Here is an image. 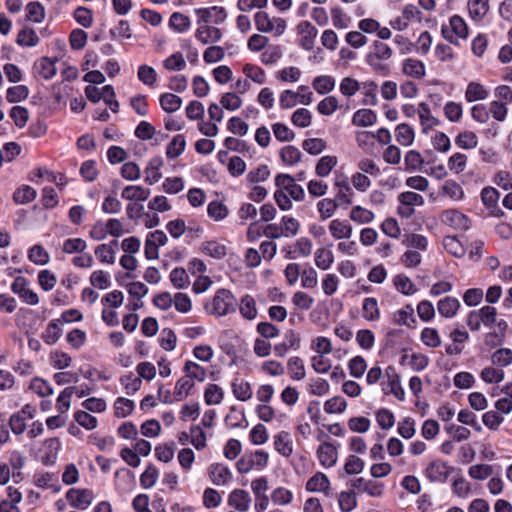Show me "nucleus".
I'll use <instances>...</instances> for the list:
<instances>
[{
	"label": "nucleus",
	"instance_id": "f257e3e1",
	"mask_svg": "<svg viewBox=\"0 0 512 512\" xmlns=\"http://www.w3.org/2000/svg\"><path fill=\"white\" fill-rule=\"evenodd\" d=\"M254 23L259 32L272 34L275 37H280L287 29V22L284 18L270 16L266 11L256 12Z\"/></svg>",
	"mask_w": 512,
	"mask_h": 512
},
{
	"label": "nucleus",
	"instance_id": "f03ea898",
	"mask_svg": "<svg viewBox=\"0 0 512 512\" xmlns=\"http://www.w3.org/2000/svg\"><path fill=\"white\" fill-rule=\"evenodd\" d=\"M392 57V49L385 43L376 41L372 50L367 54V63L376 72L387 75L389 73V65L387 61Z\"/></svg>",
	"mask_w": 512,
	"mask_h": 512
},
{
	"label": "nucleus",
	"instance_id": "7ed1b4c3",
	"mask_svg": "<svg viewBox=\"0 0 512 512\" xmlns=\"http://www.w3.org/2000/svg\"><path fill=\"white\" fill-rule=\"evenodd\" d=\"M269 455L264 450H256L253 453L245 454L236 463L237 471L247 474L252 470H262L268 464Z\"/></svg>",
	"mask_w": 512,
	"mask_h": 512
},
{
	"label": "nucleus",
	"instance_id": "20e7f679",
	"mask_svg": "<svg viewBox=\"0 0 512 512\" xmlns=\"http://www.w3.org/2000/svg\"><path fill=\"white\" fill-rule=\"evenodd\" d=\"M236 299L227 289H219L211 302V313L216 316H225L235 310Z\"/></svg>",
	"mask_w": 512,
	"mask_h": 512
},
{
	"label": "nucleus",
	"instance_id": "39448f33",
	"mask_svg": "<svg viewBox=\"0 0 512 512\" xmlns=\"http://www.w3.org/2000/svg\"><path fill=\"white\" fill-rule=\"evenodd\" d=\"M442 34L450 43L458 44L460 39L468 37V26L461 16L453 15L449 26L442 27Z\"/></svg>",
	"mask_w": 512,
	"mask_h": 512
},
{
	"label": "nucleus",
	"instance_id": "423d86ee",
	"mask_svg": "<svg viewBox=\"0 0 512 512\" xmlns=\"http://www.w3.org/2000/svg\"><path fill=\"white\" fill-rule=\"evenodd\" d=\"M398 202V214L409 218L414 214L415 207L424 205V198L416 192L406 191L398 195Z\"/></svg>",
	"mask_w": 512,
	"mask_h": 512
},
{
	"label": "nucleus",
	"instance_id": "0eeeda50",
	"mask_svg": "<svg viewBox=\"0 0 512 512\" xmlns=\"http://www.w3.org/2000/svg\"><path fill=\"white\" fill-rule=\"evenodd\" d=\"M275 185L295 201H302L305 198L304 189L289 174H278L275 178Z\"/></svg>",
	"mask_w": 512,
	"mask_h": 512
},
{
	"label": "nucleus",
	"instance_id": "6e6552de",
	"mask_svg": "<svg viewBox=\"0 0 512 512\" xmlns=\"http://www.w3.org/2000/svg\"><path fill=\"white\" fill-rule=\"evenodd\" d=\"M338 447L339 444L333 442H322L316 451L317 459L320 465L324 468H332L338 461Z\"/></svg>",
	"mask_w": 512,
	"mask_h": 512
},
{
	"label": "nucleus",
	"instance_id": "1a4fd4ad",
	"mask_svg": "<svg viewBox=\"0 0 512 512\" xmlns=\"http://www.w3.org/2000/svg\"><path fill=\"white\" fill-rule=\"evenodd\" d=\"M195 13L198 15V24H221L227 17L225 9L218 6L198 8L195 9Z\"/></svg>",
	"mask_w": 512,
	"mask_h": 512
},
{
	"label": "nucleus",
	"instance_id": "9d476101",
	"mask_svg": "<svg viewBox=\"0 0 512 512\" xmlns=\"http://www.w3.org/2000/svg\"><path fill=\"white\" fill-rule=\"evenodd\" d=\"M66 498L72 507L86 510L92 504L94 494L89 489H70Z\"/></svg>",
	"mask_w": 512,
	"mask_h": 512
},
{
	"label": "nucleus",
	"instance_id": "9b49d317",
	"mask_svg": "<svg viewBox=\"0 0 512 512\" xmlns=\"http://www.w3.org/2000/svg\"><path fill=\"white\" fill-rule=\"evenodd\" d=\"M11 290L29 305H36L39 302L38 295L29 288V282L25 277H16Z\"/></svg>",
	"mask_w": 512,
	"mask_h": 512
},
{
	"label": "nucleus",
	"instance_id": "f8f14e48",
	"mask_svg": "<svg viewBox=\"0 0 512 512\" xmlns=\"http://www.w3.org/2000/svg\"><path fill=\"white\" fill-rule=\"evenodd\" d=\"M207 473L210 481L216 486H226L233 478L231 470L222 463H212L208 467Z\"/></svg>",
	"mask_w": 512,
	"mask_h": 512
},
{
	"label": "nucleus",
	"instance_id": "ddd939ff",
	"mask_svg": "<svg viewBox=\"0 0 512 512\" xmlns=\"http://www.w3.org/2000/svg\"><path fill=\"white\" fill-rule=\"evenodd\" d=\"M440 219L443 224L458 230H466L470 226L467 216L455 209L445 210Z\"/></svg>",
	"mask_w": 512,
	"mask_h": 512
},
{
	"label": "nucleus",
	"instance_id": "4468645a",
	"mask_svg": "<svg viewBox=\"0 0 512 512\" xmlns=\"http://www.w3.org/2000/svg\"><path fill=\"white\" fill-rule=\"evenodd\" d=\"M451 468L442 460L432 461L425 469V476L431 482H444L450 475Z\"/></svg>",
	"mask_w": 512,
	"mask_h": 512
},
{
	"label": "nucleus",
	"instance_id": "2eb2a0df",
	"mask_svg": "<svg viewBox=\"0 0 512 512\" xmlns=\"http://www.w3.org/2000/svg\"><path fill=\"white\" fill-rule=\"evenodd\" d=\"M274 449L283 457L288 458L293 454L294 444L288 431H279L273 436Z\"/></svg>",
	"mask_w": 512,
	"mask_h": 512
},
{
	"label": "nucleus",
	"instance_id": "dca6fc26",
	"mask_svg": "<svg viewBox=\"0 0 512 512\" xmlns=\"http://www.w3.org/2000/svg\"><path fill=\"white\" fill-rule=\"evenodd\" d=\"M198 28L195 31V38L202 44H214L221 40L222 31L221 29L206 24H198Z\"/></svg>",
	"mask_w": 512,
	"mask_h": 512
},
{
	"label": "nucleus",
	"instance_id": "f3484780",
	"mask_svg": "<svg viewBox=\"0 0 512 512\" xmlns=\"http://www.w3.org/2000/svg\"><path fill=\"white\" fill-rule=\"evenodd\" d=\"M251 497L249 493L243 489H234L228 496V505L239 512L249 510Z\"/></svg>",
	"mask_w": 512,
	"mask_h": 512
},
{
	"label": "nucleus",
	"instance_id": "a211bd4d",
	"mask_svg": "<svg viewBox=\"0 0 512 512\" xmlns=\"http://www.w3.org/2000/svg\"><path fill=\"white\" fill-rule=\"evenodd\" d=\"M328 229L335 240L349 239L353 234V227L347 220L333 219Z\"/></svg>",
	"mask_w": 512,
	"mask_h": 512
},
{
	"label": "nucleus",
	"instance_id": "6ab92c4d",
	"mask_svg": "<svg viewBox=\"0 0 512 512\" xmlns=\"http://www.w3.org/2000/svg\"><path fill=\"white\" fill-rule=\"evenodd\" d=\"M391 321L398 326L414 327L416 318L414 316V308L411 304L405 305L403 308L396 310L391 315Z\"/></svg>",
	"mask_w": 512,
	"mask_h": 512
},
{
	"label": "nucleus",
	"instance_id": "aec40b11",
	"mask_svg": "<svg viewBox=\"0 0 512 512\" xmlns=\"http://www.w3.org/2000/svg\"><path fill=\"white\" fill-rule=\"evenodd\" d=\"M297 32L301 36V46L306 50L312 49L317 29L309 21H302L297 25Z\"/></svg>",
	"mask_w": 512,
	"mask_h": 512
},
{
	"label": "nucleus",
	"instance_id": "412c9836",
	"mask_svg": "<svg viewBox=\"0 0 512 512\" xmlns=\"http://www.w3.org/2000/svg\"><path fill=\"white\" fill-rule=\"evenodd\" d=\"M7 498L0 502V512H21L18 505L22 501V493L15 487L7 488Z\"/></svg>",
	"mask_w": 512,
	"mask_h": 512
},
{
	"label": "nucleus",
	"instance_id": "4be33fe9",
	"mask_svg": "<svg viewBox=\"0 0 512 512\" xmlns=\"http://www.w3.org/2000/svg\"><path fill=\"white\" fill-rule=\"evenodd\" d=\"M461 307L460 301L452 296H446L440 299L437 303L438 313L447 319L453 318L457 315Z\"/></svg>",
	"mask_w": 512,
	"mask_h": 512
},
{
	"label": "nucleus",
	"instance_id": "5701e85b",
	"mask_svg": "<svg viewBox=\"0 0 512 512\" xmlns=\"http://www.w3.org/2000/svg\"><path fill=\"white\" fill-rule=\"evenodd\" d=\"M385 377L387 378V385L390 393H392L398 400H404V390L401 386L400 376L394 366H388L385 369Z\"/></svg>",
	"mask_w": 512,
	"mask_h": 512
},
{
	"label": "nucleus",
	"instance_id": "b1692460",
	"mask_svg": "<svg viewBox=\"0 0 512 512\" xmlns=\"http://www.w3.org/2000/svg\"><path fill=\"white\" fill-rule=\"evenodd\" d=\"M402 72L408 77L422 79L426 74V68L421 60L407 58L402 63Z\"/></svg>",
	"mask_w": 512,
	"mask_h": 512
},
{
	"label": "nucleus",
	"instance_id": "393cba45",
	"mask_svg": "<svg viewBox=\"0 0 512 512\" xmlns=\"http://www.w3.org/2000/svg\"><path fill=\"white\" fill-rule=\"evenodd\" d=\"M335 261L334 253L329 246L320 247L314 253V262L317 268L326 271Z\"/></svg>",
	"mask_w": 512,
	"mask_h": 512
},
{
	"label": "nucleus",
	"instance_id": "a878e982",
	"mask_svg": "<svg viewBox=\"0 0 512 512\" xmlns=\"http://www.w3.org/2000/svg\"><path fill=\"white\" fill-rule=\"evenodd\" d=\"M163 166V159L160 156H155L150 159L146 169H145V182L149 185H154L162 178V173L160 172L161 167Z\"/></svg>",
	"mask_w": 512,
	"mask_h": 512
},
{
	"label": "nucleus",
	"instance_id": "bb28decb",
	"mask_svg": "<svg viewBox=\"0 0 512 512\" xmlns=\"http://www.w3.org/2000/svg\"><path fill=\"white\" fill-rule=\"evenodd\" d=\"M201 251L214 259H222L227 255V246L217 240L205 241L201 245Z\"/></svg>",
	"mask_w": 512,
	"mask_h": 512
},
{
	"label": "nucleus",
	"instance_id": "cd10ccee",
	"mask_svg": "<svg viewBox=\"0 0 512 512\" xmlns=\"http://www.w3.org/2000/svg\"><path fill=\"white\" fill-rule=\"evenodd\" d=\"M334 186L337 188L335 200L339 205H350L353 201L354 192L349 182L346 179L336 180Z\"/></svg>",
	"mask_w": 512,
	"mask_h": 512
},
{
	"label": "nucleus",
	"instance_id": "c85d7f7f",
	"mask_svg": "<svg viewBox=\"0 0 512 512\" xmlns=\"http://www.w3.org/2000/svg\"><path fill=\"white\" fill-rule=\"evenodd\" d=\"M489 91L479 82L472 81L468 83L465 91V99L467 102L472 103L487 99Z\"/></svg>",
	"mask_w": 512,
	"mask_h": 512
},
{
	"label": "nucleus",
	"instance_id": "c756f323",
	"mask_svg": "<svg viewBox=\"0 0 512 512\" xmlns=\"http://www.w3.org/2000/svg\"><path fill=\"white\" fill-rule=\"evenodd\" d=\"M377 115L371 109H359L352 117V124L357 127H369L376 123Z\"/></svg>",
	"mask_w": 512,
	"mask_h": 512
},
{
	"label": "nucleus",
	"instance_id": "7c9ffc66",
	"mask_svg": "<svg viewBox=\"0 0 512 512\" xmlns=\"http://www.w3.org/2000/svg\"><path fill=\"white\" fill-rule=\"evenodd\" d=\"M150 196V190L138 185L126 186L121 197L128 201H145Z\"/></svg>",
	"mask_w": 512,
	"mask_h": 512
},
{
	"label": "nucleus",
	"instance_id": "2f4dec72",
	"mask_svg": "<svg viewBox=\"0 0 512 512\" xmlns=\"http://www.w3.org/2000/svg\"><path fill=\"white\" fill-rule=\"evenodd\" d=\"M232 393L239 401L246 402L252 398V387L248 381L235 379L232 383Z\"/></svg>",
	"mask_w": 512,
	"mask_h": 512
},
{
	"label": "nucleus",
	"instance_id": "473e14b6",
	"mask_svg": "<svg viewBox=\"0 0 512 512\" xmlns=\"http://www.w3.org/2000/svg\"><path fill=\"white\" fill-rule=\"evenodd\" d=\"M467 7L470 17L478 22L487 14L489 3L488 0H468Z\"/></svg>",
	"mask_w": 512,
	"mask_h": 512
},
{
	"label": "nucleus",
	"instance_id": "72a5a7b5",
	"mask_svg": "<svg viewBox=\"0 0 512 512\" xmlns=\"http://www.w3.org/2000/svg\"><path fill=\"white\" fill-rule=\"evenodd\" d=\"M337 163L338 159L334 155L322 156L315 166L316 175L322 178L327 177L336 167Z\"/></svg>",
	"mask_w": 512,
	"mask_h": 512
},
{
	"label": "nucleus",
	"instance_id": "f704fd0d",
	"mask_svg": "<svg viewBox=\"0 0 512 512\" xmlns=\"http://www.w3.org/2000/svg\"><path fill=\"white\" fill-rule=\"evenodd\" d=\"M362 316L367 321H377L380 318L378 301L375 297H367L363 300Z\"/></svg>",
	"mask_w": 512,
	"mask_h": 512
},
{
	"label": "nucleus",
	"instance_id": "c9c22d12",
	"mask_svg": "<svg viewBox=\"0 0 512 512\" xmlns=\"http://www.w3.org/2000/svg\"><path fill=\"white\" fill-rule=\"evenodd\" d=\"M34 68L37 73L45 80L52 79L57 72L55 61L48 57L41 58L37 63H35Z\"/></svg>",
	"mask_w": 512,
	"mask_h": 512
},
{
	"label": "nucleus",
	"instance_id": "e433bc0d",
	"mask_svg": "<svg viewBox=\"0 0 512 512\" xmlns=\"http://www.w3.org/2000/svg\"><path fill=\"white\" fill-rule=\"evenodd\" d=\"M40 39L33 28L24 27L21 29L16 38V42L22 47H35L38 45Z\"/></svg>",
	"mask_w": 512,
	"mask_h": 512
},
{
	"label": "nucleus",
	"instance_id": "4c0bfd02",
	"mask_svg": "<svg viewBox=\"0 0 512 512\" xmlns=\"http://www.w3.org/2000/svg\"><path fill=\"white\" fill-rule=\"evenodd\" d=\"M239 311L245 319L254 320L258 315L255 299L251 295L243 296L239 304Z\"/></svg>",
	"mask_w": 512,
	"mask_h": 512
},
{
	"label": "nucleus",
	"instance_id": "58836bf2",
	"mask_svg": "<svg viewBox=\"0 0 512 512\" xmlns=\"http://www.w3.org/2000/svg\"><path fill=\"white\" fill-rule=\"evenodd\" d=\"M287 369L292 380L300 381L306 376L304 362L298 356L291 357L288 360Z\"/></svg>",
	"mask_w": 512,
	"mask_h": 512
},
{
	"label": "nucleus",
	"instance_id": "ea45409f",
	"mask_svg": "<svg viewBox=\"0 0 512 512\" xmlns=\"http://www.w3.org/2000/svg\"><path fill=\"white\" fill-rule=\"evenodd\" d=\"M418 107V115L424 132L439 125V120L432 115L428 104L421 102Z\"/></svg>",
	"mask_w": 512,
	"mask_h": 512
},
{
	"label": "nucleus",
	"instance_id": "a19ab883",
	"mask_svg": "<svg viewBox=\"0 0 512 512\" xmlns=\"http://www.w3.org/2000/svg\"><path fill=\"white\" fill-rule=\"evenodd\" d=\"M395 137L400 145L410 146L414 142L415 133L410 125L401 123L395 129Z\"/></svg>",
	"mask_w": 512,
	"mask_h": 512
},
{
	"label": "nucleus",
	"instance_id": "79ce46f5",
	"mask_svg": "<svg viewBox=\"0 0 512 512\" xmlns=\"http://www.w3.org/2000/svg\"><path fill=\"white\" fill-rule=\"evenodd\" d=\"M330 486L328 477L322 473L317 472L306 483V489L310 492H324Z\"/></svg>",
	"mask_w": 512,
	"mask_h": 512
},
{
	"label": "nucleus",
	"instance_id": "37998d69",
	"mask_svg": "<svg viewBox=\"0 0 512 512\" xmlns=\"http://www.w3.org/2000/svg\"><path fill=\"white\" fill-rule=\"evenodd\" d=\"M396 290L404 295L411 296L417 292V288L412 280L404 275L398 274L393 279Z\"/></svg>",
	"mask_w": 512,
	"mask_h": 512
},
{
	"label": "nucleus",
	"instance_id": "c03bdc74",
	"mask_svg": "<svg viewBox=\"0 0 512 512\" xmlns=\"http://www.w3.org/2000/svg\"><path fill=\"white\" fill-rule=\"evenodd\" d=\"M159 103L165 112L173 113L180 109L182 98L172 93H163L159 97Z\"/></svg>",
	"mask_w": 512,
	"mask_h": 512
},
{
	"label": "nucleus",
	"instance_id": "a18cd8bd",
	"mask_svg": "<svg viewBox=\"0 0 512 512\" xmlns=\"http://www.w3.org/2000/svg\"><path fill=\"white\" fill-rule=\"evenodd\" d=\"M185 377L188 379L203 382L206 379V369L193 361H186L183 367Z\"/></svg>",
	"mask_w": 512,
	"mask_h": 512
},
{
	"label": "nucleus",
	"instance_id": "49530a36",
	"mask_svg": "<svg viewBox=\"0 0 512 512\" xmlns=\"http://www.w3.org/2000/svg\"><path fill=\"white\" fill-rule=\"evenodd\" d=\"M186 140L181 134L175 135L166 147V156L169 159L179 157L185 150Z\"/></svg>",
	"mask_w": 512,
	"mask_h": 512
},
{
	"label": "nucleus",
	"instance_id": "de8ad7c7",
	"mask_svg": "<svg viewBox=\"0 0 512 512\" xmlns=\"http://www.w3.org/2000/svg\"><path fill=\"white\" fill-rule=\"evenodd\" d=\"M60 321V319L51 321L42 333L41 338L46 344L53 345L61 337L62 329L59 326Z\"/></svg>",
	"mask_w": 512,
	"mask_h": 512
},
{
	"label": "nucleus",
	"instance_id": "09e8293b",
	"mask_svg": "<svg viewBox=\"0 0 512 512\" xmlns=\"http://www.w3.org/2000/svg\"><path fill=\"white\" fill-rule=\"evenodd\" d=\"M349 218L358 224H368L374 219V213L360 205L354 206L350 213Z\"/></svg>",
	"mask_w": 512,
	"mask_h": 512
},
{
	"label": "nucleus",
	"instance_id": "8fccbe9b",
	"mask_svg": "<svg viewBox=\"0 0 512 512\" xmlns=\"http://www.w3.org/2000/svg\"><path fill=\"white\" fill-rule=\"evenodd\" d=\"M468 157L464 153L456 152L448 159V169L455 175L462 173L467 167Z\"/></svg>",
	"mask_w": 512,
	"mask_h": 512
},
{
	"label": "nucleus",
	"instance_id": "3c124183",
	"mask_svg": "<svg viewBox=\"0 0 512 512\" xmlns=\"http://www.w3.org/2000/svg\"><path fill=\"white\" fill-rule=\"evenodd\" d=\"M335 199L324 198L317 203V210L322 220L331 218L339 207Z\"/></svg>",
	"mask_w": 512,
	"mask_h": 512
},
{
	"label": "nucleus",
	"instance_id": "603ef678",
	"mask_svg": "<svg viewBox=\"0 0 512 512\" xmlns=\"http://www.w3.org/2000/svg\"><path fill=\"white\" fill-rule=\"evenodd\" d=\"M26 17L34 23H41L45 19L44 6L39 1L29 2L26 6Z\"/></svg>",
	"mask_w": 512,
	"mask_h": 512
},
{
	"label": "nucleus",
	"instance_id": "864d4df0",
	"mask_svg": "<svg viewBox=\"0 0 512 512\" xmlns=\"http://www.w3.org/2000/svg\"><path fill=\"white\" fill-rule=\"evenodd\" d=\"M312 86L321 95L331 92L335 87V79L332 76L323 75L313 79Z\"/></svg>",
	"mask_w": 512,
	"mask_h": 512
},
{
	"label": "nucleus",
	"instance_id": "5fc2aeb1",
	"mask_svg": "<svg viewBox=\"0 0 512 512\" xmlns=\"http://www.w3.org/2000/svg\"><path fill=\"white\" fill-rule=\"evenodd\" d=\"M420 340L429 348H437L441 345V338L436 328L425 327L420 334Z\"/></svg>",
	"mask_w": 512,
	"mask_h": 512
},
{
	"label": "nucleus",
	"instance_id": "6e6d98bb",
	"mask_svg": "<svg viewBox=\"0 0 512 512\" xmlns=\"http://www.w3.org/2000/svg\"><path fill=\"white\" fill-rule=\"evenodd\" d=\"M424 164V159L420 152L416 150H410L405 154L404 165L405 170L414 172L421 170Z\"/></svg>",
	"mask_w": 512,
	"mask_h": 512
},
{
	"label": "nucleus",
	"instance_id": "4d7b16f0",
	"mask_svg": "<svg viewBox=\"0 0 512 512\" xmlns=\"http://www.w3.org/2000/svg\"><path fill=\"white\" fill-rule=\"evenodd\" d=\"M352 486L360 491H364L370 496L377 497L382 494V487L375 482L365 481L363 478H357L352 482Z\"/></svg>",
	"mask_w": 512,
	"mask_h": 512
},
{
	"label": "nucleus",
	"instance_id": "13d9d810",
	"mask_svg": "<svg viewBox=\"0 0 512 512\" xmlns=\"http://www.w3.org/2000/svg\"><path fill=\"white\" fill-rule=\"evenodd\" d=\"M300 278L304 289H314L318 284V272L312 266L307 265L302 269Z\"/></svg>",
	"mask_w": 512,
	"mask_h": 512
},
{
	"label": "nucleus",
	"instance_id": "bf43d9fd",
	"mask_svg": "<svg viewBox=\"0 0 512 512\" xmlns=\"http://www.w3.org/2000/svg\"><path fill=\"white\" fill-rule=\"evenodd\" d=\"M191 21L188 16L174 12L169 19V26L178 33H183L189 29Z\"/></svg>",
	"mask_w": 512,
	"mask_h": 512
},
{
	"label": "nucleus",
	"instance_id": "052dcab7",
	"mask_svg": "<svg viewBox=\"0 0 512 512\" xmlns=\"http://www.w3.org/2000/svg\"><path fill=\"white\" fill-rule=\"evenodd\" d=\"M302 72L298 67L289 66L277 71L276 78L284 83H295L301 78Z\"/></svg>",
	"mask_w": 512,
	"mask_h": 512
},
{
	"label": "nucleus",
	"instance_id": "680f3d73",
	"mask_svg": "<svg viewBox=\"0 0 512 512\" xmlns=\"http://www.w3.org/2000/svg\"><path fill=\"white\" fill-rule=\"evenodd\" d=\"M292 304L303 311L311 309L314 305V298L304 291H296L292 298Z\"/></svg>",
	"mask_w": 512,
	"mask_h": 512
},
{
	"label": "nucleus",
	"instance_id": "e2e57ef3",
	"mask_svg": "<svg viewBox=\"0 0 512 512\" xmlns=\"http://www.w3.org/2000/svg\"><path fill=\"white\" fill-rule=\"evenodd\" d=\"M455 144L462 149H473L478 145V137L472 131H464L456 136Z\"/></svg>",
	"mask_w": 512,
	"mask_h": 512
},
{
	"label": "nucleus",
	"instance_id": "0e129e2a",
	"mask_svg": "<svg viewBox=\"0 0 512 512\" xmlns=\"http://www.w3.org/2000/svg\"><path fill=\"white\" fill-rule=\"evenodd\" d=\"M445 431L452 437L456 442H462L470 438L471 431L465 426L456 425L449 423L445 425Z\"/></svg>",
	"mask_w": 512,
	"mask_h": 512
},
{
	"label": "nucleus",
	"instance_id": "69168bd1",
	"mask_svg": "<svg viewBox=\"0 0 512 512\" xmlns=\"http://www.w3.org/2000/svg\"><path fill=\"white\" fill-rule=\"evenodd\" d=\"M170 281L177 289H185L189 286V276L184 268H174L170 273Z\"/></svg>",
	"mask_w": 512,
	"mask_h": 512
},
{
	"label": "nucleus",
	"instance_id": "338daca9",
	"mask_svg": "<svg viewBox=\"0 0 512 512\" xmlns=\"http://www.w3.org/2000/svg\"><path fill=\"white\" fill-rule=\"evenodd\" d=\"M340 283L339 277L334 273H327L323 276L321 281V288L326 296L334 295Z\"/></svg>",
	"mask_w": 512,
	"mask_h": 512
},
{
	"label": "nucleus",
	"instance_id": "774afa93",
	"mask_svg": "<svg viewBox=\"0 0 512 512\" xmlns=\"http://www.w3.org/2000/svg\"><path fill=\"white\" fill-rule=\"evenodd\" d=\"M280 157L285 164L292 166L301 160L302 153L297 147L288 145L281 149Z\"/></svg>",
	"mask_w": 512,
	"mask_h": 512
}]
</instances>
